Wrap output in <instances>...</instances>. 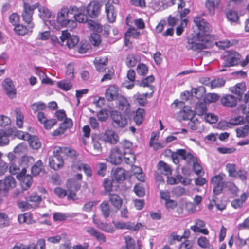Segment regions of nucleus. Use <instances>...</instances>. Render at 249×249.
I'll return each mask as SVG.
<instances>
[{
  "label": "nucleus",
  "mask_w": 249,
  "mask_h": 249,
  "mask_svg": "<svg viewBox=\"0 0 249 249\" xmlns=\"http://www.w3.org/2000/svg\"><path fill=\"white\" fill-rule=\"evenodd\" d=\"M194 22L199 32L187 37L188 49L201 50L207 48L212 37L209 34L211 30L210 24L201 17L194 18Z\"/></svg>",
  "instance_id": "obj_1"
},
{
  "label": "nucleus",
  "mask_w": 249,
  "mask_h": 249,
  "mask_svg": "<svg viewBox=\"0 0 249 249\" xmlns=\"http://www.w3.org/2000/svg\"><path fill=\"white\" fill-rule=\"evenodd\" d=\"M73 11L71 10V6L62 7L58 12L57 22L50 21L51 25L54 29L59 30L60 27H67L73 29L77 26V23L72 19Z\"/></svg>",
  "instance_id": "obj_2"
},
{
  "label": "nucleus",
  "mask_w": 249,
  "mask_h": 249,
  "mask_svg": "<svg viewBox=\"0 0 249 249\" xmlns=\"http://www.w3.org/2000/svg\"><path fill=\"white\" fill-rule=\"evenodd\" d=\"M241 55L233 50H230L224 53L222 67H230L238 65L240 62Z\"/></svg>",
  "instance_id": "obj_3"
},
{
  "label": "nucleus",
  "mask_w": 249,
  "mask_h": 249,
  "mask_svg": "<svg viewBox=\"0 0 249 249\" xmlns=\"http://www.w3.org/2000/svg\"><path fill=\"white\" fill-rule=\"evenodd\" d=\"M39 6V3H36L31 5L29 3L24 2L23 10L22 17L23 21L30 25V27L34 28V23L32 22L34 11Z\"/></svg>",
  "instance_id": "obj_4"
},
{
  "label": "nucleus",
  "mask_w": 249,
  "mask_h": 249,
  "mask_svg": "<svg viewBox=\"0 0 249 249\" xmlns=\"http://www.w3.org/2000/svg\"><path fill=\"white\" fill-rule=\"evenodd\" d=\"M71 10L73 11L72 19L76 22L84 23L88 22V17L84 14L85 7L78 8L76 6H71Z\"/></svg>",
  "instance_id": "obj_5"
},
{
  "label": "nucleus",
  "mask_w": 249,
  "mask_h": 249,
  "mask_svg": "<svg viewBox=\"0 0 249 249\" xmlns=\"http://www.w3.org/2000/svg\"><path fill=\"white\" fill-rule=\"evenodd\" d=\"M26 169L22 167L20 173L17 175L18 179L21 181V185L23 190L29 188L32 184V177L29 175H26Z\"/></svg>",
  "instance_id": "obj_6"
},
{
  "label": "nucleus",
  "mask_w": 249,
  "mask_h": 249,
  "mask_svg": "<svg viewBox=\"0 0 249 249\" xmlns=\"http://www.w3.org/2000/svg\"><path fill=\"white\" fill-rule=\"evenodd\" d=\"M101 9V4L96 1H91L85 8L88 16L91 18H96L100 14Z\"/></svg>",
  "instance_id": "obj_7"
},
{
  "label": "nucleus",
  "mask_w": 249,
  "mask_h": 249,
  "mask_svg": "<svg viewBox=\"0 0 249 249\" xmlns=\"http://www.w3.org/2000/svg\"><path fill=\"white\" fill-rule=\"evenodd\" d=\"M107 160L114 165L120 164L122 161V155L119 149L117 147L112 149Z\"/></svg>",
  "instance_id": "obj_8"
},
{
  "label": "nucleus",
  "mask_w": 249,
  "mask_h": 249,
  "mask_svg": "<svg viewBox=\"0 0 249 249\" xmlns=\"http://www.w3.org/2000/svg\"><path fill=\"white\" fill-rule=\"evenodd\" d=\"M111 118L113 122V125L120 127H124L127 124V120L126 117L120 114L118 112H113L111 114Z\"/></svg>",
  "instance_id": "obj_9"
},
{
  "label": "nucleus",
  "mask_w": 249,
  "mask_h": 249,
  "mask_svg": "<svg viewBox=\"0 0 249 249\" xmlns=\"http://www.w3.org/2000/svg\"><path fill=\"white\" fill-rule=\"evenodd\" d=\"M109 202L116 210H119L123 204V200L119 195L112 192L107 193Z\"/></svg>",
  "instance_id": "obj_10"
},
{
  "label": "nucleus",
  "mask_w": 249,
  "mask_h": 249,
  "mask_svg": "<svg viewBox=\"0 0 249 249\" xmlns=\"http://www.w3.org/2000/svg\"><path fill=\"white\" fill-rule=\"evenodd\" d=\"M120 95L118 88L115 85L110 86L106 90L105 97L108 101L116 100Z\"/></svg>",
  "instance_id": "obj_11"
},
{
  "label": "nucleus",
  "mask_w": 249,
  "mask_h": 249,
  "mask_svg": "<svg viewBox=\"0 0 249 249\" xmlns=\"http://www.w3.org/2000/svg\"><path fill=\"white\" fill-rule=\"evenodd\" d=\"M238 99L233 95L226 94L220 99L222 105L229 107H233L236 106Z\"/></svg>",
  "instance_id": "obj_12"
},
{
  "label": "nucleus",
  "mask_w": 249,
  "mask_h": 249,
  "mask_svg": "<svg viewBox=\"0 0 249 249\" xmlns=\"http://www.w3.org/2000/svg\"><path fill=\"white\" fill-rule=\"evenodd\" d=\"M230 91L235 94L237 96L235 97L240 101L246 91V84L243 82L237 83L234 87L230 88Z\"/></svg>",
  "instance_id": "obj_13"
},
{
  "label": "nucleus",
  "mask_w": 249,
  "mask_h": 249,
  "mask_svg": "<svg viewBox=\"0 0 249 249\" xmlns=\"http://www.w3.org/2000/svg\"><path fill=\"white\" fill-rule=\"evenodd\" d=\"M118 135L112 130L107 129L103 135V140L106 142L115 144L118 142Z\"/></svg>",
  "instance_id": "obj_14"
},
{
  "label": "nucleus",
  "mask_w": 249,
  "mask_h": 249,
  "mask_svg": "<svg viewBox=\"0 0 249 249\" xmlns=\"http://www.w3.org/2000/svg\"><path fill=\"white\" fill-rule=\"evenodd\" d=\"M3 86L7 95L11 98H14L16 94V89L12 81L8 78L6 79L3 82Z\"/></svg>",
  "instance_id": "obj_15"
},
{
  "label": "nucleus",
  "mask_w": 249,
  "mask_h": 249,
  "mask_svg": "<svg viewBox=\"0 0 249 249\" xmlns=\"http://www.w3.org/2000/svg\"><path fill=\"white\" fill-rule=\"evenodd\" d=\"M63 159L62 157H50L49 163L50 167L55 170L61 169L63 166Z\"/></svg>",
  "instance_id": "obj_16"
},
{
  "label": "nucleus",
  "mask_w": 249,
  "mask_h": 249,
  "mask_svg": "<svg viewBox=\"0 0 249 249\" xmlns=\"http://www.w3.org/2000/svg\"><path fill=\"white\" fill-rule=\"evenodd\" d=\"M94 64L96 70L99 72H103L106 69V67L108 63L107 58L106 56H102L95 58Z\"/></svg>",
  "instance_id": "obj_17"
},
{
  "label": "nucleus",
  "mask_w": 249,
  "mask_h": 249,
  "mask_svg": "<svg viewBox=\"0 0 249 249\" xmlns=\"http://www.w3.org/2000/svg\"><path fill=\"white\" fill-rule=\"evenodd\" d=\"M178 154L180 158L186 161L188 164H193V162L197 160L196 157H194L190 152H187L185 150L180 149L178 150Z\"/></svg>",
  "instance_id": "obj_18"
},
{
  "label": "nucleus",
  "mask_w": 249,
  "mask_h": 249,
  "mask_svg": "<svg viewBox=\"0 0 249 249\" xmlns=\"http://www.w3.org/2000/svg\"><path fill=\"white\" fill-rule=\"evenodd\" d=\"M34 28H30L29 25L25 26L23 24H18L15 26L14 31L15 33L19 36H24L29 33H32Z\"/></svg>",
  "instance_id": "obj_19"
},
{
  "label": "nucleus",
  "mask_w": 249,
  "mask_h": 249,
  "mask_svg": "<svg viewBox=\"0 0 249 249\" xmlns=\"http://www.w3.org/2000/svg\"><path fill=\"white\" fill-rule=\"evenodd\" d=\"M100 209L102 215L105 218L109 217L112 212V209L111 208L108 202L107 201H104L100 205Z\"/></svg>",
  "instance_id": "obj_20"
},
{
  "label": "nucleus",
  "mask_w": 249,
  "mask_h": 249,
  "mask_svg": "<svg viewBox=\"0 0 249 249\" xmlns=\"http://www.w3.org/2000/svg\"><path fill=\"white\" fill-rule=\"evenodd\" d=\"M140 60V57L138 55L134 54H129L125 60V63L128 67H133Z\"/></svg>",
  "instance_id": "obj_21"
},
{
  "label": "nucleus",
  "mask_w": 249,
  "mask_h": 249,
  "mask_svg": "<svg viewBox=\"0 0 249 249\" xmlns=\"http://www.w3.org/2000/svg\"><path fill=\"white\" fill-rule=\"evenodd\" d=\"M14 112L16 115V125L18 128H21L23 126L24 117L20 109L19 108H16L15 109Z\"/></svg>",
  "instance_id": "obj_22"
},
{
  "label": "nucleus",
  "mask_w": 249,
  "mask_h": 249,
  "mask_svg": "<svg viewBox=\"0 0 249 249\" xmlns=\"http://www.w3.org/2000/svg\"><path fill=\"white\" fill-rule=\"evenodd\" d=\"M158 166L159 170L162 174L166 176H169L171 174V168L170 166L165 162L162 161H159Z\"/></svg>",
  "instance_id": "obj_23"
},
{
  "label": "nucleus",
  "mask_w": 249,
  "mask_h": 249,
  "mask_svg": "<svg viewBox=\"0 0 249 249\" xmlns=\"http://www.w3.org/2000/svg\"><path fill=\"white\" fill-rule=\"evenodd\" d=\"M148 94L147 93L142 94L137 93L134 95L133 99L140 106H144L147 103V97Z\"/></svg>",
  "instance_id": "obj_24"
},
{
  "label": "nucleus",
  "mask_w": 249,
  "mask_h": 249,
  "mask_svg": "<svg viewBox=\"0 0 249 249\" xmlns=\"http://www.w3.org/2000/svg\"><path fill=\"white\" fill-rule=\"evenodd\" d=\"M144 110L143 108H139L137 110L135 115L133 118L134 121L137 125H140L142 123L144 119Z\"/></svg>",
  "instance_id": "obj_25"
},
{
  "label": "nucleus",
  "mask_w": 249,
  "mask_h": 249,
  "mask_svg": "<svg viewBox=\"0 0 249 249\" xmlns=\"http://www.w3.org/2000/svg\"><path fill=\"white\" fill-rule=\"evenodd\" d=\"M221 0H207L206 2V6L209 11L211 15L214 14L215 8L218 6Z\"/></svg>",
  "instance_id": "obj_26"
},
{
  "label": "nucleus",
  "mask_w": 249,
  "mask_h": 249,
  "mask_svg": "<svg viewBox=\"0 0 249 249\" xmlns=\"http://www.w3.org/2000/svg\"><path fill=\"white\" fill-rule=\"evenodd\" d=\"M205 93V88L203 86L192 89V96H194L197 99H200L203 97Z\"/></svg>",
  "instance_id": "obj_27"
},
{
  "label": "nucleus",
  "mask_w": 249,
  "mask_h": 249,
  "mask_svg": "<svg viewBox=\"0 0 249 249\" xmlns=\"http://www.w3.org/2000/svg\"><path fill=\"white\" fill-rule=\"evenodd\" d=\"M87 26L90 30L98 33L101 32L102 31V25L98 22L92 20H89L87 22Z\"/></svg>",
  "instance_id": "obj_28"
},
{
  "label": "nucleus",
  "mask_w": 249,
  "mask_h": 249,
  "mask_svg": "<svg viewBox=\"0 0 249 249\" xmlns=\"http://www.w3.org/2000/svg\"><path fill=\"white\" fill-rule=\"evenodd\" d=\"M236 136L239 138H244L246 137L249 133V125H245L240 126L236 129Z\"/></svg>",
  "instance_id": "obj_29"
},
{
  "label": "nucleus",
  "mask_w": 249,
  "mask_h": 249,
  "mask_svg": "<svg viewBox=\"0 0 249 249\" xmlns=\"http://www.w3.org/2000/svg\"><path fill=\"white\" fill-rule=\"evenodd\" d=\"M114 175L118 182L123 181L125 178V171L122 168L117 167L114 171Z\"/></svg>",
  "instance_id": "obj_30"
},
{
  "label": "nucleus",
  "mask_w": 249,
  "mask_h": 249,
  "mask_svg": "<svg viewBox=\"0 0 249 249\" xmlns=\"http://www.w3.org/2000/svg\"><path fill=\"white\" fill-rule=\"evenodd\" d=\"M226 17L231 22H236L239 20V17L237 12L233 10H230L226 13Z\"/></svg>",
  "instance_id": "obj_31"
},
{
  "label": "nucleus",
  "mask_w": 249,
  "mask_h": 249,
  "mask_svg": "<svg viewBox=\"0 0 249 249\" xmlns=\"http://www.w3.org/2000/svg\"><path fill=\"white\" fill-rule=\"evenodd\" d=\"M118 101V108L122 111L126 110L129 105L127 99L123 96L120 95L116 99Z\"/></svg>",
  "instance_id": "obj_32"
},
{
  "label": "nucleus",
  "mask_w": 249,
  "mask_h": 249,
  "mask_svg": "<svg viewBox=\"0 0 249 249\" xmlns=\"http://www.w3.org/2000/svg\"><path fill=\"white\" fill-rule=\"evenodd\" d=\"M207 107L203 103H197L196 105L195 114L198 116L205 115L207 112Z\"/></svg>",
  "instance_id": "obj_33"
},
{
  "label": "nucleus",
  "mask_w": 249,
  "mask_h": 249,
  "mask_svg": "<svg viewBox=\"0 0 249 249\" xmlns=\"http://www.w3.org/2000/svg\"><path fill=\"white\" fill-rule=\"evenodd\" d=\"M9 134L4 130H0V146H3L9 142Z\"/></svg>",
  "instance_id": "obj_34"
},
{
  "label": "nucleus",
  "mask_w": 249,
  "mask_h": 249,
  "mask_svg": "<svg viewBox=\"0 0 249 249\" xmlns=\"http://www.w3.org/2000/svg\"><path fill=\"white\" fill-rule=\"evenodd\" d=\"M34 161V160L32 157L27 155L22 156L19 160V162L21 165L26 169V166L31 165Z\"/></svg>",
  "instance_id": "obj_35"
},
{
  "label": "nucleus",
  "mask_w": 249,
  "mask_h": 249,
  "mask_svg": "<svg viewBox=\"0 0 249 249\" xmlns=\"http://www.w3.org/2000/svg\"><path fill=\"white\" fill-rule=\"evenodd\" d=\"M219 98L220 96L216 93H208L204 96L203 100L205 103H211L216 102Z\"/></svg>",
  "instance_id": "obj_36"
},
{
  "label": "nucleus",
  "mask_w": 249,
  "mask_h": 249,
  "mask_svg": "<svg viewBox=\"0 0 249 249\" xmlns=\"http://www.w3.org/2000/svg\"><path fill=\"white\" fill-rule=\"evenodd\" d=\"M124 159L125 162L130 165L133 164L136 160V156L135 154L132 152H124Z\"/></svg>",
  "instance_id": "obj_37"
},
{
  "label": "nucleus",
  "mask_w": 249,
  "mask_h": 249,
  "mask_svg": "<svg viewBox=\"0 0 249 249\" xmlns=\"http://www.w3.org/2000/svg\"><path fill=\"white\" fill-rule=\"evenodd\" d=\"M29 143L30 146L34 149H38L41 145L39 139L36 136H30L29 138Z\"/></svg>",
  "instance_id": "obj_38"
},
{
  "label": "nucleus",
  "mask_w": 249,
  "mask_h": 249,
  "mask_svg": "<svg viewBox=\"0 0 249 249\" xmlns=\"http://www.w3.org/2000/svg\"><path fill=\"white\" fill-rule=\"evenodd\" d=\"M43 168L42 163L41 160H38L32 166L31 168V172L32 174L35 176L39 174Z\"/></svg>",
  "instance_id": "obj_39"
},
{
  "label": "nucleus",
  "mask_w": 249,
  "mask_h": 249,
  "mask_svg": "<svg viewBox=\"0 0 249 249\" xmlns=\"http://www.w3.org/2000/svg\"><path fill=\"white\" fill-rule=\"evenodd\" d=\"M31 107L35 113L44 110L47 107L45 104L42 102L34 103L31 105Z\"/></svg>",
  "instance_id": "obj_40"
},
{
  "label": "nucleus",
  "mask_w": 249,
  "mask_h": 249,
  "mask_svg": "<svg viewBox=\"0 0 249 249\" xmlns=\"http://www.w3.org/2000/svg\"><path fill=\"white\" fill-rule=\"evenodd\" d=\"M78 42L79 38L77 36H71L70 35L66 43L69 48H72L77 45Z\"/></svg>",
  "instance_id": "obj_41"
},
{
  "label": "nucleus",
  "mask_w": 249,
  "mask_h": 249,
  "mask_svg": "<svg viewBox=\"0 0 249 249\" xmlns=\"http://www.w3.org/2000/svg\"><path fill=\"white\" fill-rule=\"evenodd\" d=\"M140 35V32L133 27H129L125 33V36L128 37L137 38Z\"/></svg>",
  "instance_id": "obj_42"
},
{
  "label": "nucleus",
  "mask_w": 249,
  "mask_h": 249,
  "mask_svg": "<svg viewBox=\"0 0 249 249\" xmlns=\"http://www.w3.org/2000/svg\"><path fill=\"white\" fill-rule=\"evenodd\" d=\"M225 81L222 78H217L211 81L210 87L212 88H216L222 87L224 85Z\"/></svg>",
  "instance_id": "obj_43"
},
{
  "label": "nucleus",
  "mask_w": 249,
  "mask_h": 249,
  "mask_svg": "<svg viewBox=\"0 0 249 249\" xmlns=\"http://www.w3.org/2000/svg\"><path fill=\"white\" fill-rule=\"evenodd\" d=\"M77 169L79 170H83L88 177L92 176L91 169L88 164L82 163H79L78 165Z\"/></svg>",
  "instance_id": "obj_44"
},
{
  "label": "nucleus",
  "mask_w": 249,
  "mask_h": 249,
  "mask_svg": "<svg viewBox=\"0 0 249 249\" xmlns=\"http://www.w3.org/2000/svg\"><path fill=\"white\" fill-rule=\"evenodd\" d=\"M57 85L58 88L65 91L70 90L72 87V84L70 81L65 80L58 82Z\"/></svg>",
  "instance_id": "obj_45"
},
{
  "label": "nucleus",
  "mask_w": 249,
  "mask_h": 249,
  "mask_svg": "<svg viewBox=\"0 0 249 249\" xmlns=\"http://www.w3.org/2000/svg\"><path fill=\"white\" fill-rule=\"evenodd\" d=\"M225 176V175L223 174H219L218 175H216L213 177L211 179L212 184L213 185L225 184V182L223 181V177Z\"/></svg>",
  "instance_id": "obj_46"
},
{
  "label": "nucleus",
  "mask_w": 249,
  "mask_h": 249,
  "mask_svg": "<svg viewBox=\"0 0 249 249\" xmlns=\"http://www.w3.org/2000/svg\"><path fill=\"white\" fill-rule=\"evenodd\" d=\"M126 247L122 249H134L135 248V242L129 236H126L124 237Z\"/></svg>",
  "instance_id": "obj_47"
},
{
  "label": "nucleus",
  "mask_w": 249,
  "mask_h": 249,
  "mask_svg": "<svg viewBox=\"0 0 249 249\" xmlns=\"http://www.w3.org/2000/svg\"><path fill=\"white\" fill-rule=\"evenodd\" d=\"M226 169L229 173L230 177H236V165L234 164L227 163Z\"/></svg>",
  "instance_id": "obj_48"
},
{
  "label": "nucleus",
  "mask_w": 249,
  "mask_h": 249,
  "mask_svg": "<svg viewBox=\"0 0 249 249\" xmlns=\"http://www.w3.org/2000/svg\"><path fill=\"white\" fill-rule=\"evenodd\" d=\"M148 71L147 66L143 63H140L137 67V71L139 75L144 76Z\"/></svg>",
  "instance_id": "obj_49"
},
{
  "label": "nucleus",
  "mask_w": 249,
  "mask_h": 249,
  "mask_svg": "<svg viewBox=\"0 0 249 249\" xmlns=\"http://www.w3.org/2000/svg\"><path fill=\"white\" fill-rule=\"evenodd\" d=\"M98 227L102 231L107 233H113L114 232L113 227L109 225L107 223H101L98 225Z\"/></svg>",
  "instance_id": "obj_50"
},
{
  "label": "nucleus",
  "mask_w": 249,
  "mask_h": 249,
  "mask_svg": "<svg viewBox=\"0 0 249 249\" xmlns=\"http://www.w3.org/2000/svg\"><path fill=\"white\" fill-rule=\"evenodd\" d=\"M4 180L6 183V186L8 187V190L16 186V182L13 177L11 176H7Z\"/></svg>",
  "instance_id": "obj_51"
},
{
  "label": "nucleus",
  "mask_w": 249,
  "mask_h": 249,
  "mask_svg": "<svg viewBox=\"0 0 249 249\" xmlns=\"http://www.w3.org/2000/svg\"><path fill=\"white\" fill-rule=\"evenodd\" d=\"M195 112L189 109L184 110L182 113V118L183 120H190L194 118Z\"/></svg>",
  "instance_id": "obj_52"
},
{
  "label": "nucleus",
  "mask_w": 249,
  "mask_h": 249,
  "mask_svg": "<svg viewBox=\"0 0 249 249\" xmlns=\"http://www.w3.org/2000/svg\"><path fill=\"white\" fill-rule=\"evenodd\" d=\"M92 138V144L94 148V150L96 152V154H94V155H98L100 154L102 152V146L100 144V143L97 141L95 138H94L93 137Z\"/></svg>",
  "instance_id": "obj_53"
},
{
  "label": "nucleus",
  "mask_w": 249,
  "mask_h": 249,
  "mask_svg": "<svg viewBox=\"0 0 249 249\" xmlns=\"http://www.w3.org/2000/svg\"><path fill=\"white\" fill-rule=\"evenodd\" d=\"M19 15L15 13L11 14L9 18L10 22L14 26H16L19 24Z\"/></svg>",
  "instance_id": "obj_54"
},
{
  "label": "nucleus",
  "mask_w": 249,
  "mask_h": 249,
  "mask_svg": "<svg viewBox=\"0 0 249 249\" xmlns=\"http://www.w3.org/2000/svg\"><path fill=\"white\" fill-rule=\"evenodd\" d=\"M199 121L197 118H193L189 120L187 124L188 127L192 130H196L197 129Z\"/></svg>",
  "instance_id": "obj_55"
},
{
  "label": "nucleus",
  "mask_w": 249,
  "mask_h": 249,
  "mask_svg": "<svg viewBox=\"0 0 249 249\" xmlns=\"http://www.w3.org/2000/svg\"><path fill=\"white\" fill-rule=\"evenodd\" d=\"M122 146L124 150V152H132V147L133 146L132 143L127 140H125L122 142Z\"/></svg>",
  "instance_id": "obj_56"
},
{
  "label": "nucleus",
  "mask_w": 249,
  "mask_h": 249,
  "mask_svg": "<svg viewBox=\"0 0 249 249\" xmlns=\"http://www.w3.org/2000/svg\"><path fill=\"white\" fill-rule=\"evenodd\" d=\"M197 244L200 247L203 248L208 247L210 244L208 239L204 236H201L198 239Z\"/></svg>",
  "instance_id": "obj_57"
},
{
  "label": "nucleus",
  "mask_w": 249,
  "mask_h": 249,
  "mask_svg": "<svg viewBox=\"0 0 249 249\" xmlns=\"http://www.w3.org/2000/svg\"><path fill=\"white\" fill-rule=\"evenodd\" d=\"M57 121L55 119H47L46 121L44 122L43 124L46 129H50L52 127L55 125Z\"/></svg>",
  "instance_id": "obj_58"
},
{
  "label": "nucleus",
  "mask_w": 249,
  "mask_h": 249,
  "mask_svg": "<svg viewBox=\"0 0 249 249\" xmlns=\"http://www.w3.org/2000/svg\"><path fill=\"white\" fill-rule=\"evenodd\" d=\"M103 185L104 187L105 190L107 193L109 192H111L112 183L110 179L107 178H105L103 180Z\"/></svg>",
  "instance_id": "obj_59"
},
{
  "label": "nucleus",
  "mask_w": 249,
  "mask_h": 249,
  "mask_svg": "<svg viewBox=\"0 0 249 249\" xmlns=\"http://www.w3.org/2000/svg\"><path fill=\"white\" fill-rule=\"evenodd\" d=\"M90 41L94 46H98L101 42V37L98 34H92L91 35Z\"/></svg>",
  "instance_id": "obj_60"
},
{
  "label": "nucleus",
  "mask_w": 249,
  "mask_h": 249,
  "mask_svg": "<svg viewBox=\"0 0 249 249\" xmlns=\"http://www.w3.org/2000/svg\"><path fill=\"white\" fill-rule=\"evenodd\" d=\"M204 119L207 122L211 124L215 123L217 121V116L212 113H206Z\"/></svg>",
  "instance_id": "obj_61"
},
{
  "label": "nucleus",
  "mask_w": 249,
  "mask_h": 249,
  "mask_svg": "<svg viewBox=\"0 0 249 249\" xmlns=\"http://www.w3.org/2000/svg\"><path fill=\"white\" fill-rule=\"evenodd\" d=\"M98 174L102 177H104L106 175L107 170V165L105 163H100L97 165Z\"/></svg>",
  "instance_id": "obj_62"
},
{
  "label": "nucleus",
  "mask_w": 249,
  "mask_h": 249,
  "mask_svg": "<svg viewBox=\"0 0 249 249\" xmlns=\"http://www.w3.org/2000/svg\"><path fill=\"white\" fill-rule=\"evenodd\" d=\"M40 15L42 17L50 18L52 16V12L47 8L41 7L39 9Z\"/></svg>",
  "instance_id": "obj_63"
},
{
  "label": "nucleus",
  "mask_w": 249,
  "mask_h": 249,
  "mask_svg": "<svg viewBox=\"0 0 249 249\" xmlns=\"http://www.w3.org/2000/svg\"><path fill=\"white\" fill-rule=\"evenodd\" d=\"M134 190L136 194L139 197H142L145 195V190L144 188L140 185H135Z\"/></svg>",
  "instance_id": "obj_64"
}]
</instances>
